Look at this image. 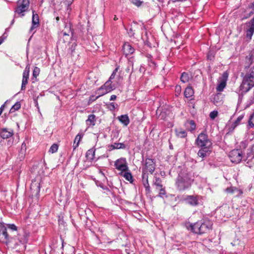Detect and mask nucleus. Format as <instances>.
Returning a JSON list of instances; mask_svg holds the SVG:
<instances>
[{"instance_id":"nucleus-32","label":"nucleus","mask_w":254,"mask_h":254,"mask_svg":"<svg viewBox=\"0 0 254 254\" xmlns=\"http://www.w3.org/2000/svg\"><path fill=\"white\" fill-rule=\"evenodd\" d=\"M190 77L189 74L186 72H183L181 76V80L183 83H186L189 81Z\"/></svg>"},{"instance_id":"nucleus-12","label":"nucleus","mask_w":254,"mask_h":254,"mask_svg":"<svg viewBox=\"0 0 254 254\" xmlns=\"http://www.w3.org/2000/svg\"><path fill=\"white\" fill-rule=\"evenodd\" d=\"M228 75L227 73L224 72L222 74V78L220 81L219 83L218 84L216 90L217 91H222L226 85V81L228 78Z\"/></svg>"},{"instance_id":"nucleus-52","label":"nucleus","mask_w":254,"mask_h":254,"mask_svg":"<svg viewBox=\"0 0 254 254\" xmlns=\"http://www.w3.org/2000/svg\"><path fill=\"white\" fill-rule=\"evenodd\" d=\"M250 104H254V95H253L252 96H251V98H250Z\"/></svg>"},{"instance_id":"nucleus-25","label":"nucleus","mask_w":254,"mask_h":254,"mask_svg":"<svg viewBox=\"0 0 254 254\" xmlns=\"http://www.w3.org/2000/svg\"><path fill=\"white\" fill-rule=\"evenodd\" d=\"M185 126L187 129L190 131H193L196 127L195 123L192 120L187 121L185 123Z\"/></svg>"},{"instance_id":"nucleus-50","label":"nucleus","mask_w":254,"mask_h":254,"mask_svg":"<svg viewBox=\"0 0 254 254\" xmlns=\"http://www.w3.org/2000/svg\"><path fill=\"white\" fill-rule=\"evenodd\" d=\"M115 75H116L115 74H113V73L112 72V73L109 79L107 81H111V80L115 78Z\"/></svg>"},{"instance_id":"nucleus-51","label":"nucleus","mask_w":254,"mask_h":254,"mask_svg":"<svg viewBox=\"0 0 254 254\" xmlns=\"http://www.w3.org/2000/svg\"><path fill=\"white\" fill-rule=\"evenodd\" d=\"M110 106L111 107V110H115L116 107L114 103H111L110 104Z\"/></svg>"},{"instance_id":"nucleus-17","label":"nucleus","mask_w":254,"mask_h":254,"mask_svg":"<svg viewBox=\"0 0 254 254\" xmlns=\"http://www.w3.org/2000/svg\"><path fill=\"white\" fill-rule=\"evenodd\" d=\"M123 51L124 54L127 56L133 53L134 49L129 44L126 43L123 45Z\"/></svg>"},{"instance_id":"nucleus-8","label":"nucleus","mask_w":254,"mask_h":254,"mask_svg":"<svg viewBox=\"0 0 254 254\" xmlns=\"http://www.w3.org/2000/svg\"><path fill=\"white\" fill-rule=\"evenodd\" d=\"M155 169V163L153 159L147 158L145 161L144 166L142 169V171H145L146 173L149 172L152 174Z\"/></svg>"},{"instance_id":"nucleus-39","label":"nucleus","mask_w":254,"mask_h":254,"mask_svg":"<svg viewBox=\"0 0 254 254\" xmlns=\"http://www.w3.org/2000/svg\"><path fill=\"white\" fill-rule=\"evenodd\" d=\"M35 187L36 188V191L39 192L40 191V184L39 183H36V182H32L31 184V189H32V188Z\"/></svg>"},{"instance_id":"nucleus-45","label":"nucleus","mask_w":254,"mask_h":254,"mask_svg":"<svg viewBox=\"0 0 254 254\" xmlns=\"http://www.w3.org/2000/svg\"><path fill=\"white\" fill-rule=\"evenodd\" d=\"M243 192L242 190L238 189L237 188H236L235 193L236 196H239L243 194Z\"/></svg>"},{"instance_id":"nucleus-49","label":"nucleus","mask_w":254,"mask_h":254,"mask_svg":"<svg viewBox=\"0 0 254 254\" xmlns=\"http://www.w3.org/2000/svg\"><path fill=\"white\" fill-rule=\"evenodd\" d=\"M6 103V102H5L4 104H3L1 107L0 108V114L1 115L3 111L4 107L5 106V104Z\"/></svg>"},{"instance_id":"nucleus-37","label":"nucleus","mask_w":254,"mask_h":254,"mask_svg":"<svg viewBox=\"0 0 254 254\" xmlns=\"http://www.w3.org/2000/svg\"><path fill=\"white\" fill-rule=\"evenodd\" d=\"M157 189L159 190L158 196L160 197H164V196L166 195V193L165 188H163L162 187L161 188H158Z\"/></svg>"},{"instance_id":"nucleus-14","label":"nucleus","mask_w":254,"mask_h":254,"mask_svg":"<svg viewBox=\"0 0 254 254\" xmlns=\"http://www.w3.org/2000/svg\"><path fill=\"white\" fill-rule=\"evenodd\" d=\"M211 148L212 147H201V148L198 151V156L202 158H204L208 156L211 153Z\"/></svg>"},{"instance_id":"nucleus-44","label":"nucleus","mask_w":254,"mask_h":254,"mask_svg":"<svg viewBox=\"0 0 254 254\" xmlns=\"http://www.w3.org/2000/svg\"><path fill=\"white\" fill-rule=\"evenodd\" d=\"M26 143L25 142H23L22 145H21V150H20V152L22 153V154H24L25 153V151H26Z\"/></svg>"},{"instance_id":"nucleus-48","label":"nucleus","mask_w":254,"mask_h":254,"mask_svg":"<svg viewBox=\"0 0 254 254\" xmlns=\"http://www.w3.org/2000/svg\"><path fill=\"white\" fill-rule=\"evenodd\" d=\"M142 38L144 40H146V41L147 40V31H145L144 35L142 36Z\"/></svg>"},{"instance_id":"nucleus-21","label":"nucleus","mask_w":254,"mask_h":254,"mask_svg":"<svg viewBox=\"0 0 254 254\" xmlns=\"http://www.w3.org/2000/svg\"><path fill=\"white\" fill-rule=\"evenodd\" d=\"M0 237H4V238H7L8 237L6 228L4 223L1 222H0Z\"/></svg>"},{"instance_id":"nucleus-5","label":"nucleus","mask_w":254,"mask_h":254,"mask_svg":"<svg viewBox=\"0 0 254 254\" xmlns=\"http://www.w3.org/2000/svg\"><path fill=\"white\" fill-rule=\"evenodd\" d=\"M114 89L115 87L112 84V82L107 81L102 86L96 90V94L99 95V96H102L110 92Z\"/></svg>"},{"instance_id":"nucleus-4","label":"nucleus","mask_w":254,"mask_h":254,"mask_svg":"<svg viewBox=\"0 0 254 254\" xmlns=\"http://www.w3.org/2000/svg\"><path fill=\"white\" fill-rule=\"evenodd\" d=\"M195 144L200 147H212V142L207 134L204 132L200 133L195 140Z\"/></svg>"},{"instance_id":"nucleus-36","label":"nucleus","mask_w":254,"mask_h":254,"mask_svg":"<svg viewBox=\"0 0 254 254\" xmlns=\"http://www.w3.org/2000/svg\"><path fill=\"white\" fill-rule=\"evenodd\" d=\"M58 149V145L57 144H53L49 149V152L52 153L56 152Z\"/></svg>"},{"instance_id":"nucleus-55","label":"nucleus","mask_w":254,"mask_h":254,"mask_svg":"<svg viewBox=\"0 0 254 254\" xmlns=\"http://www.w3.org/2000/svg\"><path fill=\"white\" fill-rule=\"evenodd\" d=\"M68 6L71 5V4L73 2V0H66Z\"/></svg>"},{"instance_id":"nucleus-57","label":"nucleus","mask_w":254,"mask_h":254,"mask_svg":"<svg viewBox=\"0 0 254 254\" xmlns=\"http://www.w3.org/2000/svg\"><path fill=\"white\" fill-rule=\"evenodd\" d=\"M213 57L212 56H211V55L210 54V52H209V53L208 54V55H207L208 59L211 60V58Z\"/></svg>"},{"instance_id":"nucleus-10","label":"nucleus","mask_w":254,"mask_h":254,"mask_svg":"<svg viewBox=\"0 0 254 254\" xmlns=\"http://www.w3.org/2000/svg\"><path fill=\"white\" fill-rule=\"evenodd\" d=\"M30 72V65L28 64L25 67V70L23 72L22 80L21 84V90H24L26 88V85L28 83L29 79V75Z\"/></svg>"},{"instance_id":"nucleus-56","label":"nucleus","mask_w":254,"mask_h":254,"mask_svg":"<svg viewBox=\"0 0 254 254\" xmlns=\"http://www.w3.org/2000/svg\"><path fill=\"white\" fill-rule=\"evenodd\" d=\"M145 187V188L147 192H149L150 191V186H149V185H148V187Z\"/></svg>"},{"instance_id":"nucleus-26","label":"nucleus","mask_w":254,"mask_h":254,"mask_svg":"<svg viewBox=\"0 0 254 254\" xmlns=\"http://www.w3.org/2000/svg\"><path fill=\"white\" fill-rule=\"evenodd\" d=\"M83 135L82 134L78 133L75 137L73 144V149L74 150L79 145V142L80 139L83 137Z\"/></svg>"},{"instance_id":"nucleus-28","label":"nucleus","mask_w":254,"mask_h":254,"mask_svg":"<svg viewBox=\"0 0 254 254\" xmlns=\"http://www.w3.org/2000/svg\"><path fill=\"white\" fill-rule=\"evenodd\" d=\"M194 92L191 87H187L184 92V95L186 98H190L193 95Z\"/></svg>"},{"instance_id":"nucleus-58","label":"nucleus","mask_w":254,"mask_h":254,"mask_svg":"<svg viewBox=\"0 0 254 254\" xmlns=\"http://www.w3.org/2000/svg\"><path fill=\"white\" fill-rule=\"evenodd\" d=\"M238 240L239 239H237L236 240L234 241V243L232 242L231 243V244L233 245V246H234L235 245V244L237 243V244H239L238 243Z\"/></svg>"},{"instance_id":"nucleus-16","label":"nucleus","mask_w":254,"mask_h":254,"mask_svg":"<svg viewBox=\"0 0 254 254\" xmlns=\"http://www.w3.org/2000/svg\"><path fill=\"white\" fill-rule=\"evenodd\" d=\"M32 26L30 29V31L32 32L35 28L39 26V16L37 13H35V11L32 12Z\"/></svg>"},{"instance_id":"nucleus-1","label":"nucleus","mask_w":254,"mask_h":254,"mask_svg":"<svg viewBox=\"0 0 254 254\" xmlns=\"http://www.w3.org/2000/svg\"><path fill=\"white\" fill-rule=\"evenodd\" d=\"M245 70L246 73L243 77L240 88L243 91L247 92L254 87V65Z\"/></svg>"},{"instance_id":"nucleus-22","label":"nucleus","mask_w":254,"mask_h":254,"mask_svg":"<svg viewBox=\"0 0 254 254\" xmlns=\"http://www.w3.org/2000/svg\"><path fill=\"white\" fill-rule=\"evenodd\" d=\"M118 119L119 121L125 126H127L129 124V119L127 115H123L119 116Z\"/></svg>"},{"instance_id":"nucleus-33","label":"nucleus","mask_w":254,"mask_h":254,"mask_svg":"<svg viewBox=\"0 0 254 254\" xmlns=\"http://www.w3.org/2000/svg\"><path fill=\"white\" fill-rule=\"evenodd\" d=\"M254 118V113H252L249 119L248 127L249 128H253L254 127V123L253 119Z\"/></svg>"},{"instance_id":"nucleus-34","label":"nucleus","mask_w":254,"mask_h":254,"mask_svg":"<svg viewBox=\"0 0 254 254\" xmlns=\"http://www.w3.org/2000/svg\"><path fill=\"white\" fill-rule=\"evenodd\" d=\"M244 117V115H241L237 118V120L235 121V122L233 124V129H234L237 126H238L240 124L241 121L243 119Z\"/></svg>"},{"instance_id":"nucleus-42","label":"nucleus","mask_w":254,"mask_h":254,"mask_svg":"<svg viewBox=\"0 0 254 254\" xmlns=\"http://www.w3.org/2000/svg\"><path fill=\"white\" fill-rule=\"evenodd\" d=\"M7 227L12 231H17V227L14 224H7Z\"/></svg>"},{"instance_id":"nucleus-47","label":"nucleus","mask_w":254,"mask_h":254,"mask_svg":"<svg viewBox=\"0 0 254 254\" xmlns=\"http://www.w3.org/2000/svg\"><path fill=\"white\" fill-rule=\"evenodd\" d=\"M100 97V96H99V95H98L97 96H95L94 95L91 96L89 98V101L93 102Z\"/></svg>"},{"instance_id":"nucleus-53","label":"nucleus","mask_w":254,"mask_h":254,"mask_svg":"<svg viewBox=\"0 0 254 254\" xmlns=\"http://www.w3.org/2000/svg\"><path fill=\"white\" fill-rule=\"evenodd\" d=\"M117 98V96L115 95H112L110 97V100H115Z\"/></svg>"},{"instance_id":"nucleus-46","label":"nucleus","mask_w":254,"mask_h":254,"mask_svg":"<svg viewBox=\"0 0 254 254\" xmlns=\"http://www.w3.org/2000/svg\"><path fill=\"white\" fill-rule=\"evenodd\" d=\"M127 33L128 34V35L130 36V37H133L134 36V32L132 29V28H130L128 30H127Z\"/></svg>"},{"instance_id":"nucleus-27","label":"nucleus","mask_w":254,"mask_h":254,"mask_svg":"<svg viewBox=\"0 0 254 254\" xmlns=\"http://www.w3.org/2000/svg\"><path fill=\"white\" fill-rule=\"evenodd\" d=\"M148 174L145 172L144 171H142V180L144 187H148V185H149L148 181Z\"/></svg>"},{"instance_id":"nucleus-9","label":"nucleus","mask_w":254,"mask_h":254,"mask_svg":"<svg viewBox=\"0 0 254 254\" xmlns=\"http://www.w3.org/2000/svg\"><path fill=\"white\" fill-rule=\"evenodd\" d=\"M115 166L117 170L121 171V172L128 171V167L126 159L124 158L118 159L115 163Z\"/></svg>"},{"instance_id":"nucleus-54","label":"nucleus","mask_w":254,"mask_h":254,"mask_svg":"<svg viewBox=\"0 0 254 254\" xmlns=\"http://www.w3.org/2000/svg\"><path fill=\"white\" fill-rule=\"evenodd\" d=\"M119 69V66H117L113 71V74H116Z\"/></svg>"},{"instance_id":"nucleus-40","label":"nucleus","mask_w":254,"mask_h":254,"mask_svg":"<svg viewBox=\"0 0 254 254\" xmlns=\"http://www.w3.org/2000/svg\"><path fill=\"white\" fill-rule=\"evenodd\" d=\"M218 113L217 111H213L209 114L210 118L211 120H214L218 116Z\"/></svg>"},{"instance_id":"nucleus-20","label":"nucleus","mask_w":254,"mask_h":254,"mask_svg":"<svg viewBox=\"0 0 254 254\" xmlns=\"http://www.w3.org/2000/svg\"><path fill=\"white\" fill-rule=\"evenodd\" d=\"M96 123V116L94 114L89 115L86 120V124L88 127L94 126Z\"/></svg>"},{"instance_id":"nucleus-3","label":"nucleus","mask_w":254,"mask_h":254,"mask_svg":"<svg viewBox=\"0 0 254 254\" xmlns=\"http://www.w3.org/2000/svg\"><path fill=\"white\" fill-rule=\"evenodd\" d=\"M192 181L188 174H179L176 181L177 189L182 191L188 189L191 186Z\"/></svg>"},{"instance_id":"nucleus-30","label":"nucleus","mask_w":254,"mask_h":254,"mask_svg":"<svg viewBox=\"0 0 254 254\" xmlns=\"http://www.w3.org/2000/svg\"><path fill=\"white\" fill-rule=\"evenodd\" d=\"M153 184L156 186V189L163 187V185L162 184V181H161V179L157 177H154V180L153 181Z\"/></svg>"},{"instance_id":"nucleus-59","label":"nucleus","mask_w":254,"mask_h":254,"mask_svg":"<svg viewBox=\"0 0 254 254\" xmlns=\"http://www.w3.org/2000/svg\"><path fill=\"white\" fill-rule=\"evenodd\" d=\"M4 38H5V37H4V38H1L0 39V45H1L3 42Z\"/></svg>"},{"instance_id":"nucleus-11","label":"nucleus","mask_w":254,"mask_h":254,"mask_svg":"<svg viewBox=\"0 0 254 254\" xmlns=\"http://www.w3.org/2000/svg\"><path fill=\"white\" fill-rule=\"evenodd\" d=\"M248 28L246 30V36L250 39L254 33V17L248 22L246 23Z\"/></svg>"},{"instance_id":"nucleus-13","label":"nucleus","mask_w":254,"mask_h":254,"mask_svg":"<svg viewBox=\"0 0 254 254\" xmlns=\"http://www.w3.org/2000/svg\"><path fill=\"white\" fill-rule=\"evenodd\" d=\"M199 196L198 195H187L185 198L186 202L192 206L198 204Z\"/></svg>"},{"instance_id":"nucleus-38","label":"nucleus","mask_w":254,"mask_h":254,"mask_svg":"<svg viewBox=\"0 0 254 254\" xmlns=\"http://www.w3.org/2000/svg\"><path fill=\"white\" fill-rule=\"evenodd\" d=\"M40 68L38 67H35L33 71V76L35 77H37L40 73Z\"/></svg>"},{"instance_id":"nucleus-43","label":"nucleus","mask_w":254,"mask_h":254,"mask_svg":"<svg viewBox=\"0 0 254 254\" xmlns=\"http://www.w3.org/2000/svg\"><path fill=\"white\" fill-rule=\"evenodd\" d=\"M235 190H236L235 187H230V188H227L226 189V191L228 193H231V194H234V193H235Z\"/></svg>"},{"instance_id":"nucleus-23","label":"nucleus","mask_w":254,"mask_h":254,"mask_svg":"<svg viewBox=\"0 0 254 254\" xmlns=\"http://www.w3.org/2000/svg\"><path fill=\"white\" fill-rule=\"evenodd\" d=\"M95 148H92L89 149L86 153V157L87 160L90 161H93L95 158Z\"/></svg>"},{"instance_id":"nucleus-63","label":"nucleus","mask_w":254,"mask_h":254,"mask_svg":"<svg viewBox=\"0 0 254 254\" xmlns=\"http://www.w3.org/2000/svg\"><path fill=\"white\" fill-rule=\"evenodd\" d=\"M14 19H13V20H12L11 22V24H10V25H12L14 23Z\"/></svg>"},{"instance_id":"nucleus-62","label":"nucleus","mask_w":254,"mask_h":254,"mask_svg":"<svg viewBox=\"0 0 254 254\" xmlns=\"http://www.w3.org/2000/svg\"><path fill=\"white\" fill-rule=\"evenodd\" d=\"M254 150V146H253L252 147V149H251V153L253 152Z\"/></svg>"},{"instance_id":"nucleus-64","label":"nucleus","mask_w":254,"mask_h":254,"mask_svg":"<svg viewBox=\"0 0 254 254\" xmlns=\"http://www.w3.org/2000/svg\"><path fill=\"white\" fill-rule=\"evenodd\" d=\"M35 104H36V106H38V102L37 100L35 101Z\"/></svg>"},{"instance_id":"nucleus-24","label":"nucleus","mask_w":254,"mask_h":254,"mask_svg":"<svg viewBox=\"0 0 254 254\" xmlns=\"http://www.w3.org/2000/svg\"><path fill=\"white\" fill-rule=\"evenodd\" d=\"M120 175L121 176H123L126 180L129 181L130 183H132L133 181V177L131 173L128 171L121 172Z\"/></svg>"},{"instance_id":"nucleus-15","label":"nucleus","mask_w":254,"mask_h":254,"mask_svg":"<svg viewBox=\"0 0 254 254\" xmlns=\"http://www.w3.org/2000/svg\"><path fill=\"white\" fill-rule=\"evenodd\" d=\"M254 59V51H252L250 52L248 56L246 57L245 64V69L250 68V66L253 64Z\"/></svg>"},{"instance_id":"nucleus-41","label":"nucleus","mask_w":254,"mask_h":254,"mask_svg":"<svg viewBox=\"0 0 254 254\" xmlns=\"http://www.w3.org/2000/svg\"><path fill=\"white\" fill-rule=\"evenodd\" d=\"M131 2L137 6H140L143 3L140 0H130Z\"/></svg>"},{"instance_id":"nucleus-29","label":"nucleus","mask_w":254,"mask_h":254,"mask_svg":"<svg viewBox=\"0 0 254 254\" xmlns=\"http://www.w3.org/2000/svg\"><path fill=\"white\" fill-rule=\"evenodd\" d=\"M125 144L123 143H114L113 144L111 145L110 149L113 150L115 149L125 148Z\"/></svg>"},{"instance_id":"nucleus-60","label":"nucleus","mask_w":254,"mask_h":254,"mask_svg":"<svg viewBox=\"0 0 254 254\" xmlns=\"http://www.w3.org/2000/svg\"><path fill=\"white\" fill-rule=\"evenodd\" d=\"M56 19L57 22H58L59 21V20H60L59 16H57L56 18Z\"/></svg>"},{"instance_id":"nucleus-7","label":"nucleus","mask_w":254,"mask_h":254,"mask_svg":"<svg viewBox=\"0 0 254 254\" xmlns=\"http://www.w3.org/2000/svg\"><path fill=\"white\" fill-rule=\"evenodd\" d=\"M229 156L232 162L238 163L242 159V152L240 150H233L229 153Z\"/></svg>"},{"instance_id":"nucleus-31","label":"nucleus","mask_w":254,"mask_h":254,"mask_svg":"<svg viewBox=\"0 0 254 254\" xmlns=\"http://www.w3.org/2000/svg\"><path fill=\"white\" fill-rule=\"evenodd\" d=\"M21 107V104L20 102H17L11 108L10 110V113L14 112L18 110Z\"/></svg>"},{"instance_id":"nucleus-18","label":"nucleus","mask_w":254,"mask_h":254,"mask_svg":"<svg viewBox=\"0 0 254 254\" xmlns=\"http://www.w3.org/2000/svg\"><path fill=\"white\" fill-rule=\"evenodd\" d=\"M13 134V131L12 129L9 130L6 128H2L0 130V136L4 138H8Z\"/></svg>"},{"instance_id":"nucleus-2","label":"nucleus","mask_w":254,"mask_h":254,"mask_svg":"<svg viewBox=\"0 0 254 254\" xmlns=\"http://www.w3.org/2000/svg\"><path fill=\"white\" fill-rule=\"evenodd\" d=\"M212 222L208 219H204L203 222H197L190 226V230L194 233L202 234L207 233L212 229Z\"/></svg>"},{"instance_id":"nucleus-35","label":"nucleus","mask_w":254,"mask_h":254,"mask_svg":"<svg viewBox=\"0 0 254 254\" xmlns=\"http://www.w3.org/2000/svg\"><path fill=\"white\" fill-rule=\"evenodd\" d=\"M176 134L179 137L184 138L187 136V133L185 130H178L176 131Z\"/></svg>"},{"instance_id":"nucleus-61","label":"nucleus","mask_w":254,"mask_h":254,"mask_svg":"<svg viewBox=\"0 0 254 254\" xmlns=\"http://www.w3.org/2000/svg\"><path fill=\"white\" fill-rule=\"evenodd\" d=\"M118 19V18L117 17L116 15H115L114 18V20H117Z\"/></svg>"},{"instance_id":"nucleus-6","label":"nucleus","mask_w":254,"mask_h":254,"mask_svg":"<svg viewBox=\"0 0 254 254\" xmlns=\"http://www.w3.org/2000/svg\"><path fill=\"white\" fill-rule=\"evenodd\" d=\"M30 0H18L17 2V7L15 10L18 14L24 16L23 12L26 11L29 7Z\"/></svg>"},{"instance_id":"nucleus-19","label":"nucleus","mask_w":254,"mask_h":254,"mask_svg":"<svg viewBox=\"0 0 254 254\" xmlns=\"http://www.w3.org/2000/svg\"><path fill=\"white\" fill-rule=\"evenodd\" d=\"M223 95L221 93L215 94L213 98V102L217 106H220L223 103Z\"/></svg>"}]
</instances>
